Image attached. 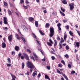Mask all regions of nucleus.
<instances>
[{
    "label": "nucleus",
    "instance_id": "59",
    "mask_svg": "<svg viewBox=\"0 0 80 80\" xmlns=\"http://www.w3.org/2000/svg\"><path fill=\"white\" fill-rule=\"evenodd\" d=\"M57 39L59 41L60 40V38L59 37H57Z\"/></svg>",
    "mask_w": 80,
    "mask_h": 80
},
{
    "label": "nucleus",
    "instance_id": "39",
    "mask_svg": "<svg viewBox=\"0 0 80 80\" xmlns=\"http://www.w3.org/2000/svg\"><path fill=\"white\" fill-rule=\"evenodd\" d=\"M61 9L62 11L64 13L65 12V9L63 8H62V7L61 8Z\"/></svg>",
    "mask_w": 80,
    "mask_h": 80
},
{
    "label": "nucleus",
    "instance_id": "2",
    "mask_svg": "<svg viewBox=\"0 0 80 80\" xmlns=\"http://www.w3.org/2000/svg\"><path fill=\"white\" fill-rule=\"evenodd\" d=\"M50 33L49 35L50 37H52V36H53L54 35V29L53 28H50Z\"/></svg>",
    "mask_w": 80,
    "mask_h": 80
},
{
    "label": "nucleus",
    "instance_id": "24",
    "mask_svg": "<svg viewBox=\"0 0 80 80\" xmlns=\"http://www.w3.org/2000/svg\"><path fill=\"white\" fill-rule=\"evenodd\" d=\"M69 33L70 34V35L72 37H73V32H72L71 31H70L69 32Z\"/></svg>",
    "mask_w": 80,
    "mask_h": 80
},
{
    "label": "nucleus",
    "instance_id": "45",
    "mask_svg": "<svg viewBox=\"0 0 80 80\" xmlns=\"http://www.w3.org/2000/svg\"><path fill=\"white\" fill-rule=\"evenodd\" d=\"M73 73H75V72L74 71H72L71 72V74H73Z\"/></svg>",
    "mask_w": 80,
    "mask_h": 80
},
{
    "label": "nucleus",
    "instance_id": "43",
    "mask_svg": "<svg viewBox=\"0 0 80 80\" xmlns=\"http://www.w3.org/2000/svg\"><path fill=\"white\" fill-rule=\"evenodd\" d=\"M7 65L8 67H10L12 65L11 64H9V63H7Z\"/></svg>",
    "mask_w": 80,
    "mask_h": 80
},
{
    "label": "nucleus",
    "instance_id": "40",
    "mask_svg": "<svg viewBox=\"0 0 80 80\" xmlns=\"http://www.w3.org/2000/svg\"><path fill=\"white\" fill-rule=\"evenodd\" d=\"M20 3L22 4V3H24V0H20Z\"/></svg>",
    "mask_w": 80,
    "mask_h": 80
},
{
    "label": "nucleus",
    "instance_id": "61",
    "mask_svg": "<svg viewBox=\"0 0 80 80\" xmlns=\"http://www.w3.org/2000/svg\"><path fill=\"white\" fill-rule=\"evenodd\" d=\"M67 22V20L65 19L63 21L64 23H65Z\"/></svg>",
    "mask_w": 80,
    "mask_h": 80
},
{
    "label": "nucleus",
    "instance_id": "20",
    "mask_svg": "<svg viewBox=\"0 0 80 80\" xmlns=\"http://www.w3.org/2000/svg\"><path fill=\"white\" fill-rule=\"evenodd\" d=\"M21 38H22V40H23V41L24 44H25V43H26V41L25 40V38H23V37H21Z\"/></svg>",
    "mask_w": 80,
    "mask_h": 80
},
{
    "label": "nucleus",
    "instance_id": "57",
    "mask_svg": "<svg viewBox=\"0 0 80 80\" xmlns=\"http://www.w3.org/2000/svg\"><path fill=\"white\" fill-rule=\"evenodd\" d=\"M21 58L22 60H23L24 58V57H23V56H21Z\"/></svg>",
    "mask_w": 80,
    "mask_h": 80
},
{
    "label": "nucleus",
    "instance_id": "11",
    "mask_svg": "<svg viewBox=\"0 0 80 80\" xmlns=\"http://www.w3.org/2000/svg\"><path fill=\"white\" fill-rule=\"evenodd\" d=\"M57 41H56V40H54V47L55 48H56L55 47L57 46Z\"/></svg>",
    "mask_w": 80,
    "mask_h": 80
},
{
    "label": "nucleus",
    "instance_id": "52",
    "mask_svg": "<svg viewBox=\"0 0 80 80\" xmlns=\"http://www.w3.org/2000/svg\"><path fill=\"white\" fill-rule=\"evenodd\" d=\"M18 55L19 56V58H20V56H21V55H22V53H20V52H19Z\"/></svg>",
    "mask_w": 80,
    "mask_h": 80
},
{
    "label": "nucleus",
    "instance_id": "3",
    "mask_svg": "<svg viewBox=\"0 0 80 80\" xmlns=\"http://www.w3.org/2000/svg\"><path fill=\"white\" fill-rule=\"evenodd\" d=\"M57 71L58 73H59V74H60L61 75H62L67 80H68V78H67V77L66 76V75H65V74H63V73L62 72H61L60 71V70H59L57 69Z\"/></svg>",
    "mask_w": 80,
    "mask_h": 80
},
{
    "label": "nucleus",
    "instance_id": "27",
    "mask_svg": "<svg viewBox=\"0 0 80 80\" xmlns=\"http://www.w3.org/2000/svg\"><path fill=\"white\" fill-rule=\"evenodd\" d=\"M3 29L4 30H5L6 31H7V30H8V28H7V27H3Z\"/></svg>",
    "mask_w": 80,
    "mask_h": 80
},
{
    "label": "nucleus",
    "instance_id": "64",
    "mask_svg": "<svg viewBox=\"0 0 80 80\" xmlns=\"http://www.w3.org/2000/svg\"><path fill=\"white\" fill-rule=\"evenodd\" d=\"M9 5H10V7H12V4L10 2H9Z\"/></svg>",
    "mask_w": 80,
    "mask_h": 80
},
{
    "label": "nucleus",
    "instance_id": "35",
    "mask_svg": "<svg viewBox=\"0 0 80 80\" xmlns=\"http://www.w3.org/2000/svg\"><path fill=\"white\" fill-rule=\"evenodd\" d=\"M49 23H47L46 24V28H47V27H49Z\"/></svg>",
    "mask_w": 80,
    "mask_h": 80
},
{
    "label": "nucleus",
    "instance_id": "51",
    "mask_svg": "<svg viewBox=\"0 0 80 80\" xmlns=\"http://www.w3.org/2000/svg\"><path fill=\"white\" fill-rule=\"evenodd\" d=\"M12 54L13 55H14L15 54V51H13L12 52Z\"/></svg>",
    "mask_w": 80,
    "mask_h": 80
},
{
    "label": "nucleus",
    "instance_id": "46",
    "mask_svg": "<svg viewBox=\"0 0 80 80\" xmlns=\"http://www.w3.org/2000/svg\"><path fill=\"white\" fill-rule=\"evenodd\" d=\"M64 56L66 58H68V54H66L64 55Z\"/></svg>",
    "mask_w": 80,
    "mask_h": 80
},
{
    "label": "nucleus",
    "instance_id": "10",
    "mask_svg": "<svg viewBox=\"0 0 80 80\" xmlns=\"http://www.w3.org/2000/svg\"><path fill=\"white\" fill-rule=\"evenodd\" d=\"M2 48H5V47H6V44L5 42L2 43Z\"/></svg>",
    "mask_w": 80,
    "mask_h": 80
},
{
    "label": "nucleus",
    "instance_id": "25",
    "mask_svg": "<svg viewBox=\"0 0 80 80\" xmlns=\"http://www.w3.org/2000/svg\"><path fill=\"white\" fill-rule=\"evenodd\" d=\"M39 32L42 35H45V34L44 33H43V32H42V31L40 30L39 31Z\"/></svg>",
    "mask_w": 80,
    "mask_h": 80
},
{
    "label": "nucleus",
    "instance_id": "13",
    "mask_svg": "<svg viewBox=\"0 0 80 80\" xmlns=\"http://www.w3.org/2000/svg\"><path fill=\"white\" fill-rule=\"evenodd\" d=\"M72 62H70L69 63L68 65V68H71V67H72V66H71V65H72Z\"/></svg>",
    "mask_w": 80,
    "mask_h": 80
},
{
    "label": "nucleus",
    "instance_id": "9",
    "mask_svg": "<svg viewBox=\"0 0 80 80\" xmlns=\"http://www.w3.org/2000/svg\"><path fill=\"white\" fill-rule=\"evenodd\" d=\"M8 39L9 41H11L12 40V35H11L8 37Z\"/></svg>",
    "mask_w": 80,
    "mask_h": 80
},
{
    "label": "nucleus",
    "instance_id": "7",
    "mask_svg": "<svg viewBox=\"0 0 80 80\" xmlns=\"http://www.w3.org/2000/svg\"><path fill=\"white\" fill-rule=\"evenodd\" d=\"M61 25V24H60V23H58V24L57 25V26H58V29H59V33H60V32H61V28H60V26Z\"/></svg>",
    "mask_w": 80,
    "mask_h": 80
},
{
    "label": "nucleus",
    "instance_id": "21",
    "mask_svg": "<svg viewBox=\"0 0 80 80\" xmlns=\"http://www.w3.org/2000/svg\"><path fill=\"white\" fill-rule=\"evenodd\" d=\"M63 42H64V40H63V38H62L60 43H63Z\"/></svg>",
    "mask_w": 80,
    "mask_h": 80
},
{
    "label": "nucleus",
    "instance_id": "12",
    "mask_svg": "<svg viewBox=\"0 0 80 80\" xmlns=\"http://www.w3.org/2000/svg\"><path fill=\"white\" fill-rule=\"evenodd\" d=\"M62 45L63 44L62 43H61V42H60L59 43V49H62Z\"/></svg>",
    "mask_w": 80,
    "mask_h": 80
},
{
    "label": "nucleus",
    "instance_id": "56",
    "mask_svg": "<svg viewBox=\"0 0 80 80\" xmlns=\"http://www.w3.org/2000/svg\"><path fill=\"white\" fill-rule=\"evenodd\" d=\"M47 68H48V70H50V67L49 66H47Z\"/></svg>",
    "mask_w": 80,
    "mask_h": 80
},
{
    "label": "nucleus",
    "instance_id": "23",
    "mask_svg": "<svg viewBox=\"0 0 80 80\" xmlns=\"http://www.w3.org/2000/svg\"><path fill=\"white\" fill-rule=\"evenodd\" d=\"M34 20V19H33V18L32 17L29 18V20L31 22L33 21Z\"/></svg>",
    "mask_w": 80,
    "mask_h": 80
},
{
    "label": "nucleus",
    "instance_id": "32",
    "mask_svg": "<svg viewBox=\"0 0 80 80\" xmlns=\"http://www.w3.org/2000/svg\"><path fill=\"white\" fill-rule=\"evenodd\" d=\"M33 55L35 58H38V56H37V54H36L35 53H33Z\"/></svg>",
    "mask_w": 80,
    "mask_h": 80
},
{
    "label": "nucleus",
    "instance_id": "6",
    "mask_svg": "<svg viewBox=\"0 0 80 80\" xmlns=\"http://www.w3.org/2000/svg\"><path fill=\"white\" fill-rule=\"evenodd\" d=\"M23 55L27 60H29L30 59H29V57H28V56L27 54L25 53H24Z\"/></svg>",
    "mask_w": 80,
    "mask_h": 80
},
{
    "label": "nucleus",
    "instance_id": "55",
    "mask_svg": "<svg viewBox=\"0 0 80 80\" xmlns=\"http://www.w3.org/2000/svg\"><path fill=\"white\" fill-rule=\"evenodd\" d=\"M78 33V34L79 35V36H80V31H76Z\"/></svg>",
    "mask_w": 80,
    "mask_h": 80
},
{
    "label": "nucleus",
    "instance_id": "17",
    "mask_svg": "<svg viewBox=\"0 0 80 80\" xmlns=\"http://www.w3.org/2000/svg\"><path fill=\"white\" fill-rule=\"evenodd\" d=\"M35 25L36 27H38V22L35 21Z\"/></svg>",
    "mask_w": 80,
    "mask_h": 80
},
{
    "label": "nucleus",
    "instance_id": "26",
    "mask_svg": "<svg viewBox=\"0 0 80 80\" xmlns=\"http://www.w3.org/2000/svg\"><path fill=\"white\" fill-rule=\"evenodd\" d=\"M24 67H25V64L24 63H22V69H23L24 68Z\"/></svg>",
    "mask_w": 80,
    "mask_h": 80
},
{
    "label": "nucleus",
    "instance_id": "30",
    "mask_svg": "<svg viewBox=\"0 0 80 80\" xmlns=\"http://www.w3.org/2000/svg\"><path fill=\"white\" fill-rule=\"evenodd\" d=\"M16 36L17 37V39H18V40H20V38L19 36H18V34H17L16 35Z\"/></svg>",
    "mask_w": 80,
    "mask_h": 80
},
{
    "label": "nucleus",
    "instance_id": "29",
    "mask_svg": "<svg viewBox=\"0 0 80 80\" xmlns=\"http://www.w3.org/2000/svg\"><path fill=\"white\" fill-rule=\"evenodd\" d=\"M35 75H37V73H36L35 72H33L32 73L33 77H35Z\"/></svg>",
    "mask_w": 80,
    "mask_h": 80
},
{
    "label": "nucleus",
    "instance_id": "58",
    "mask_svg": "<svg viewBox=\"0 0 80 80\" xmlns=\"http://www.w3.org/2000/svg\"><path fill=\"white\" fill-rule=\"evenodd\" d=\"M38 50H39V51H40V52H41V53H42V54H43V52H42V50H41V49H38Z\"/></svg>",
    "mask_w": 80,
    "mask_h": 80
},
{
    "label": "nucleus",
    "instance_id": "47",
    "mask_svg": "<svg viewBox=\"0 0 80 80\" xmlns=\"http://www.w3.org/2000/svg\"><path fill=\"white\" fill-rule=\"evenodd\" d=\"M51 58L52 60H55V58L54 56L51 57Z\"/></svg>",
    "mask_w": 80,
    "mask_h": 80
},
{
    "label": "nucleus",
    "instance_id": "63",
    "mask_svg": "<svg viewBox=\"0 0 80 80\" xmlns=\"http://www.w3.org/2000/svg\"><path fill=\"white\" fill-rule=\"evenodd\" d=\"M66 29H69V26H68V25H67V26H66Z\"/></svg>",
    "mask_w": 80,
    "mask_h": 80
},
{
    "label": "nucleus",
    "instance_id": "8",
    "mask_svg": "<svg viewBox=\"0 0 80 80\" xmlns=\"http://www.w3.org/2000/svg\"><path fill=\"white\" fill-rule=\"evenodd\" d=\"M4 23V24H7L8 22H7V18L6 17L3 18Z\"/></svg>",
    "mask_w": 80,
    "mask_h": 80
},
{
    "label": "nucleus",
    "instance_id": "19",
    "mask_svg": "<svg viewBox=\"0 0 80 80\" xmlns=\"http://www.w3.org/2000/svg\"><path fill=\"white\" fill-rule=\"evenodd\" d=\"M76 45L77 47L79 48V45H80V42H76Z\"/></svg>",
    "mask_w": 80,
    "mask_h": 80
},
{
    "label": "nucleus",
    "instance_id": "22",
    "mask_svg": "<svg viewBox=\"0 0 80 80\" xmlns=\"http://www.w3.org/2000/svg\"><path fill=\"white\" fill-rule=\"evenodd\" d=\"M47 44L49 46H52V43H50V42H47Z\"/></svg>",
    "mask_w": 80,
    "mask_h": 80
},
{
    "label": "nucleus",
    "instance_id": "5",
    "mask_svg": "<svg viewBox=\"0 0 80 80\" xmlns=\"http://www.w3.org/2000/svg\"><path fill=\"white\" fill-rule=\"evenodd\" d=\"M22 28L23 30H24V31H25V32H28V29L27 27H26V26L24 25H22Z\"/></svg>",
    "mask_w": 80,
    "mask_h": 80
},
{
    "label": "nucleus",
    "instance_id": "16",
    "mask_svg": "<svg viewBox=\"0 0 80 80\" xmlns=\"http://www.w3.org/2000/svg\"><path fill=\"white\" fill-rule=\"evenodd\" d=\"M15 49L16 51H18L19 50H20V48H19V47L18 46H16L15 48Z\"/></svg>",
    "mask_w": 80,
    "mask_h": 80
},
{
    "label": "nucleus",
    "instance_id": "33",
    "mask_svg": "<svg viewBox=\"0 0 80 80\" xmlns=\"http://www.w3.org/2000/svg\"><path fill=\"white\" fill-rule=\"evenodd\" d=\"M49 42H50L51 44H53V42H52V40L51 39H50L49 40Z\"/></svg>",
    "mask_w": 80,
    "mask_h": 80
},
{
    "label": "nucleus",
    "instance_id": "41",
    "mask_svg": "<svg viewBox=\"0 0 80 80\" xmlns=\"http://www.w3.org/2000/svg\"><path fill=\"white\" fill-rule=\"evenodd\" d=\"M23 7L25 9H28V7H27V6H24V5H23Z\"/></svg>",
    "mask_w": 80,
    "mask_h": 80
},
{
    "label": "nucleus",
    "instance_id": "37",
    "mask_svg": "<svg viewBox=\"0 0 80 80\" xmlns=\"http://www.w3.org/2000/svg\"><path fill=\"white\" fill-rule=\"evenodd\" d=\"M27 51L28 52H29V53H32V51H31L29 49H27Z\"/></svg>",
    "mask_w": 80,
    "mask_h": 80
},
{
    "label": "nucleus",
    "instance_id": "1",
    "mask_svg": "<svg viewBox=\"0 0 80 80\" xmlns=\"http://www.w3.org/2000/svg\"><path fill=\"white\" fill-rule=\"evenodd\" d=\"M27 67L28 68H29L30 69V72L31 73H32L33 71V68L34 69V70H36V68L34 66V65L31 62L29 61H28L27 62Z\"/></svg>",
    "mask_w": 80,
    "mask_h": 80
},
{
    "label": "nucleus",
    "instance_id": "54",
    "mask_svg": "<svg viewBox=\"0 0 80 80\" xmlns=\"http://www.w3.org/2000/svg\"><path fill=\"white\" fill-rule=\"evenodd\" d=\"M69 47H68V46H67L66 47V50H68V49H69Z\"/></svg>",
    "mask_w": 80,
    "mask_h": 80
},
{
    "label": "nucleus",
    "instance_id": "44",
    "mask_svg": "<svg viewBox=\"0 0 80 80\" xmlns=\"http://www.w3.org/2000/svg\"><path fill=\"white\" fill-rule=\"evenodd\" d=\"M61 62L64 65H65V62H64V61L63 60H62L61 61Z\"/></svg>",
    "mask_w": 80,
    "mask_h": 80
},
{
    "label": "nucleus",
    "instance_id": "38",
    "mask_svg": "<svg viewBox=\"0 0 80 80\" xmlns=\"http://www.w3.org/2000/svg\"><path fill=\"white\" fill-rule=\"evenodd\" d=\"M8 14L9 15H12V12L10 10L8 11Z\"/></svg>",
    "mask_w": 80,
    "mask_h": 80
},
{
    "label": "nucleus",
    "instance_id": "42",
    "mask_svg": "<svg viewBox=\"0 0 80 80\" xmlns=\"http://www.w3.org/2000/svg\"><path fill=\"white\" fill-rule=\"evenodd\" d=\"M4 5L6 7H7V6H8V4H7V3L6 2H4Z\"/></svg>",
    "mask_w": 80,
    "mask_h": 80
},
{
    "label": "nucleus",
    "instance_id": "14",
    "mask_svg": "<svg viewBox=\"0 0 80 80\" xmlns=\"http://www.w3.org/2000/svg\"><path fill=\"white\" fill-rule=\"evenodd\" d=\"M36 41L38 43V45L39 46V47H40V46H41V42L37 40Z\"/></svg>",
    "mask_w": 80,
    "mask_h": 80
},
{
    "label": "nucleus",
    "instance_id": "31",
    "mask_svg": "<svg viewBox=\"0 0 80 80\" xmlns=\"http://www.w3.org/2000/svg\"><path fill=\"white\" fill-rule=\"evenodd\" d=\"M8 63H11V60H10V58H8Z\"/></svg>",
    "mask_w": 80,
    "mask_h": 80
},
{
    "label": "nucleus",
    "instance_id": "36",
    "mask_svg": "<svg viewBox=\"0 0 80 80\" xmlns=\"http://www.w3.org/2000/svg\"><path fill=\"white\" fill-rule=\"evenodd\" d=\"M62 2L64 4H67V2L65 1H62Z\"/></svg>",
    "mask_w": 80,
    "mask_h": 80
},
{
    "label": "nucleus",
    "instance_id": "15",
    "mask_svg": "<svg viewBox=\"0 0 80 80\" xmlns=\"http://www.w3.org/2000/svg\"><path fill=\"white\" fill-rule=\"evenodd\" d=\"M10 74L11 75V77L12 78H16V77L15 76L12 74L10 73Z\"/></svg>",
    "mask_w": 80,
    "mask_h": 80
},
{
    "label": "nucleus",
    "instance_id": "50",
    "mask_svg": "<svg viewBox=\"0 0 80 80\" xmlns=\"http://www.w3.org/2000/svg\"><path fill=\"white\" fill-rule=\"evenodd\" d=\"M32 35L33 37H34V38H36V35H35V34H34L33 33H32Z\"/></svg>",
    "mask_w": 80,
    "mask_h": 80
},
{
    "label": "nucleus",
    "instance_id": "34",
    "mask_svg": "<svg viewBox=\"0 0 80 80\" xmlns=\"http://www.w3.org/2000/svg\"><path fill=\"white\" fill-rule=\"evenodd\" d=\"M67 35L66 34H64V38L65 40V39H66V38H67Z\"/></svg>",
    "mask_w": 80,
    "mask_h": 80
},
{
    "label": "nucleus",
    "instance_id": "60",
    "mask_svg": "<svg viewBox=\"0 0 80 80\" xmlns=\"http://www.w3.org/2000/svg\"><path fill=\"white\" fill-rule=\"evenodd\" d=\"M29 2H28V1L26 0V3H29Z\"/></svg>",
    "mask_w": 80,
    "mask_h": 80
},
{
    "label": "nucleus",
    "instance_id": "53",
    "mask_svg": "<svg viewBox=\"0 0 80 80\" xmlns=\"http://www.w3.org/2000/svg\"><path fill=\"white\" fill-rule=\"evenodd\" d=\"M41 76V74L39 73L37 77L38 78V77H40Z\"/></svg>",
    "mask_w": 80,
    "mask_h": 80
},
{
    "label": "nucleus",
    "instance_id": "62",
    "mask_svg": "<svg viewBox=\"0 0 80 80\" xmlns=\"http://www.w3.org/2000/svg\"><path fill=\"white\" fill-rule=\"evenodd\" d=\"M43 12L44 13H47V11H46V10H44Z\"/></svg>",
    "mask_w": 80,
    "mask_h": 80
},
{
    "label": "nucleus",
    "instance_id": "48",
    "mask_svg": "<svg viewBox=\"0 0 80 80\" xmlns=\"http://www.w3.org/2000/svg\"><path fill=\"white\" fill-rule=\"evenodd\" d=\"M58 67H60V68L62 67V64H58Z\"/></svg>",
    "mask_w": 80,
    "mask_h": 80
},
{
    "label": "nucleus",
    "instance_id": "49",
    "mask_svg": "<svg viewBox=\"0 0 80 80\" xmlns=\"http://www.w3.org/2000/svg\"><path fill=\"white\" fill-rule=\"evenodd\" d=\"M56 55L57 56V57H59V58H62V57H61V56H60V55Z\"/></svg>",
    "mask_w": 80,
    "mask_h": 80
},
{
    "label": "nucleus",
    "instance_id": "18",
    "mask_svg": "<svg viewBox=\"0 0 80 80\" xmlns=\"http://www.w3.org/2000/svg\"><path fill=\"white\" fill-rule=\"evenodd\" d=\"M45 78L46 79H48V80H50V78H49V77L47 75H45Z\"/></svg>",
    "mask_w": 80,
    "mask_h": 80
},
{
    "label": "nucleus",
    "instance_id": "4",
    "mask_svg": "<svg viewBox=\"0 0 80 80\" xmlns=\"http://www.w3.org/2000/svg\"><path fill=\"white\" fill-rule=\"evenodd\" d=\"M69 6L70 7V10H72L74 8V3H72L71 4H69Z\"/></svg>",
    "mask_w": 80,
    "mask_h": 80
},
{
    "label": "nucleus",
    "instance_id": "28",
    "mask_svg": "<svg viewBox=\"0 0 80 80\" xmlns=\"http://www.w3.org/2000/svg\"><path fill=\"white\" fill-rule=\"evenodd\" d=\"M60 13L62 16H65V14L63 13L61 11H60Z\"/></svg>",
    "mask_w": 80,
    "mask_h": 80
}]
</instances>
